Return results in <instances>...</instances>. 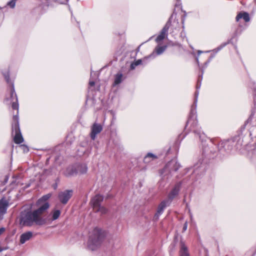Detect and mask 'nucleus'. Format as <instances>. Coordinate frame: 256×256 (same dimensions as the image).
Returning a JSON list of instances; mask_svg holds the SVG:
<instances>
[{"label":"nucleus","instance_id":"29","mask_svg":"<svg viewBox=\"0 0 256 256\" xmlns=\"http://www.w3.org/2000/svg\"><path fill=\"white\" fill-rule=\"evenodd\" d=\"M5 228H0V236L4 232Z\"/></svg>","mask_w":256,"mask_h":256},{"label":"nucleus","instance_id":"30","mask_svg":"<svg viewBox=\"0 0 256 256\" xmlns=\"http://www.w3.org/2000/svg\"><path fill=\"white\" fill-rule=\"evenodd\" d=\"M198 54L200 55V54H202V53H203L204 52L203 51H202V50H198Z\"/></svg>","mask_w":256,"mask_h":256},{"label":"nucleus","instance_id":"17","mask_svg":"<svg viewBox=\"0 0 256 256\" xmlns=\"http://www.w3.org/2000/svg\"><path fill=\"white\" fill-rule=\"evenodd\" d=\"M124 79L122 74L121 72H118L114 76V82L113 84L114 86H116L120 84Z\"/></svg>","mask_w":256,"mask_h":256},{"label":"nucleus","instance_id":"5","mask_svg":"<svg viewBox=\"0 0 256 256\" xmlns=\"http://www.w3.org/2000/svg\"><path fill=\"white\" fill-rule=\"evenodd\" d=\"M12 130L15 133L14 138L16 144H20L23 142L24 139L20 132L18 123V115L13 116V122L12 124Z\"/></svg>","mask_w":256,"mask_h":256},{"label":"nucleus","instance_id":"24","mask_svg":"<svg viewBox=\"0 0 256 256\" xmlns=\"http://www.w3.org/2000/svg\"><path fill=\"white\" fill-rule=\"evenodd\" d=\"M8 176H5L4 180V182H2V184L4 185L6 184L8 182Z\"/></svg>","mask_w":256,"mask_h":256},{"label":"nucleus","instance_id":"15","mask_svg":"<svg viewBox=\"0 0 256 256\" xmlns=\"http://www.w3.org/2000/svg\"><path fill=\"white\" fill-rule=\"evenodd\" d=\"M240 18H243L246 22H248L250 20L249 14L246 12H240L238 14L236 18V21L238 22Z\"/></svg>","mask_w":256,"mask_h":256},{"label":"nucleus","instance_id":"13","mask_svg":"<svg viewBox=\"0 0 256 256\" xmlns=\"http://www.w3.org/2000/svg\"><path fill=\"white\" fill-rule=\"evenodd\" d=\"M33 236L32 232H27L23 233L20 236V242L21 244H24L26 242L29 240Z\"/></svg>","mask_w":256,"mask_h":256},{"label":"nucleus","instance_id":"12","mask_svg":"<svg viewBox=\"0 0 256 256\" xmlns=\"http://www.w3.org/2000/svg\"><path fill=\"white\" fill-rule=\"evenodd\" d=\"M166 48V46H157L155 48V51L152 54L144 58V60H146L148 58H154L156 56V55H160L162 54L165 50Z\"/></svg>","mask_w":256,"mask_h":256},{"label":"nucleus","instance_id":"7","mask_svg":"<svg viewBox=\"0 0 256 256\" xmlns=\"http://www.w3.org/2000/svg\"><path fill=\"white\" fill-rule=\"evenodd\" d=\"M72 194V190H66L60 192L58 194V198L61 202L64 204L67 203L71 198Z\"/></svg>","mask_w":256,"mask_h":256},{"label":"nucleus","instance_id":"10","mask_svg":"<svg viewBox=\"0 0 256 256\" xmlns=\"http://www.w3.org/2000/svg\"><path fill=\"white\" fill-rule=\"evenodd\" d=\"M170 26V23L168 22L162 29L160 34L158 36L156 40L157 42H159L162 40L168 35V32Z\"/></svg>","mask_w":256,"mask_h":256},{"label":"nucleus","instance_id":"14","mask_svg":"<svg viewBox=\"0 0 256 256\" xmlns=\"http://www.w3.org/2000/svg\"><path fill=\"white\" fill-rule=\"evenodd\" d=\"M180 256H189L188 248L182 241L180 243Z\"/></svg>","mask_w":256,"mask_h":256},{"label":"nucleus","instance_id":"33","mask_svg":"<svg viewBox=\"0 0 256 256\" xmlns=\"http://www.w3.org/2000/svg\"><path fill=\"white\" fill-rule=\"evenodd\" d=\"M172 162H170L168 163V164L166 165V168H167V167L169 166H170L171 164H172Z\"/></svg>","mask_w":256,"mask_h":256},{"label":"nucleus","instance_id":"25","mask_svg":"<svg viewBox=\"0 0 256 256\" xmlns=\"http://www.w3.org/2000/svg\"><path fill=\"white\" fill-rule=\"evenodd\" d=\"M20 146L23 148L24 152H27L28 151V148L26 146L22 145Z\"/></svg>","mask_w":256,"mask_h":256},{"label":"nucleus","instance_id":"32","mask_svg":"<svg viewBox=\"0 0 256 256\" xmlns=\"http://www.w3.org/2000/svg\"><path fill=\"white\" fill-rule=\"evenodd\" d=\"M6 248H2L0 246V252H2V251L4 250H6Z\"/></svg>","mask_w":256,"mask_h":256},{"label":"nucleus","instance_id":"1","mask_svg":"<svg viewBox=\"0 0 256 256\" xmlns=\"http://www.w3.org/2000/svg\"><path fill=\"white\" fill-rule=\"evenodd\" d=\"M50 196V194L44 196L36 202V208L22 214L21 222L23 225L30 226L34 224L42 226L46 224V220L44 217V214L50 207L48 200Z\"/></svg>","mask_w":256,"mask_h":256},{"label":"nucleus","instance_id":"18","mask_svg":"<svg viewBox=\"0 0 256 256\" xmlns=\"http://www.w3.org/2000/svg\"><path fill=\"white\" fill-rule=\"evenodd\" d=\"M78 174V172H77V170L76 168L74 166H70L68 167L65 172V174L66 176H74V174Z\"/></svg>","mask_w":256,"mask_h":256},{"label":"nucleus","instance_id":"26","mask_svg":"<svg viewBox=\"0 0 256 256\" xmlns=\"http://www.w3.org/2000/svg\"><path fill=\"white\" fill-rule=\"evenodd\" d=\"M142 60H138L134 62L135 66H138L142 64Z\"/></svg>","mask_w":256,"mask_h":256},{"label":"nucleus","instance_id":"23","mask_svg":"<svg viewBox=\"0 0 256 256\" xmlns=\"http://www.w3.org/2000/svg\"><path fill=\"white\" fill-rule=\"evenodd\" d=\"M92 72H91V78H90V82H89V84L90 85V86H92L94 85L95 84V82H94V80H93L92 79Z\"/></svg>","mask_w":256,"mask_h":256},{"label":"nucleus","instance_id":"3","mask_svg":"<svg viewBox=\"0 0 256 256\" xmlns=\"http://www.w3.org/2000/svg\"><path fill=\"white\" fill-rule=\"evenodd\" d=\"M196 106H192V109L190 112V115L188 118L186 126H190L192 130L196 134L200 140L202 142L206 138V136L204 133H200V130L198 128V120H196Z\"/></svg>","mask_w":256,"mask_h":256},{"label":"nucleus","instance_id":"6","mask_svg":"<svg viewBox=\"0 0 256 256\" xmlns=\"http://www.w3.org/2000/svg\"><path fill=\"white\" fill-rule=\"evenodd\" d=\"M103 200L104 198L102 196L97 194L91 200L94 210L96 212H100L101 214H106L107 212V210L105 208L100 206V202Z\"/></svg>","mask_w":256,"mask_h":256},{"label":"nucleus","instance_id":"8","mask_svg":"<svg viewBox=\"0 0 256 256\" xmlns=\"http://www.w3.org/2000/svg\"><path fill=\"white\" fill-rule=\"evenodd\" d=\"M170 204L169 200H164L160 202L158 205L157 212L154 216L155 220H157L159 218L160 216L162 214L164 208L167 206H168Z\"/></svg>","mask_w":256,"mask_h":256},{"label":"nucleus","instance_id":"28","mask_svg":"<svg viewBox=\"0 0 256 256\" xmlns=\"http://www.w3.org/2000/svg\"><path fill=\"white\" fill-rule=\"evenodd\" d=\"M136 66H135V64H134V62L131 65H130V68H131V70L134 69Z\"/></svg>","mask_w":256,"mask_h":256},{"label":"nucleus","instance_id":"36","mask_svg":"<svg viewBox=\"0 0 256 256\" xmlns=\"http://www.w3.org/2000/svg\"><path fill=\"white\" fill-rule=\"evenodd\" d=\"M67 0V2H68V0Z\"/></svg>","mask_w":256,"mask_h":256},{"label":"nucleus","instance_id":"34","mask_svg":"<svg viewBox=\"0 0 256 256\" xmlns=\"http://www.w3.org/2000/svg\"><path fill=\"white\" fill-rule=\"evenodd\" d=\"M210 60H208V62H206L205 64L206 66L207 64H208L210 62Z\"/></svg>","mask_w":256,"mask_h":256},{"label":"nucleus","instance_id":"20","mask_svg":"<svg viewBox=\"0 0 256 256\" xmlns=\"http://www.w3.org/2000/svg\"><path fill=\"white\" fill-rule=\"evenodd\" d=\"M77 172L80 174H84L87 172L88 167L86 164H82L77 166Z\"/></svg>","mask_w":256,"mask_h":256},{"label":"nucleus","instance_id":"19","mask_svg":"<svg viewBox=\"0 0 256 256\" xmlns=\"http://www.w3.org/2000/svg\"><path fill=\"white\" fill-rule=\"evenodd\" d=\"M156 158L157 156L156 155L152 153H148L144 157V161L145 163H149L150 161L154 160Z\"/></svg>","mask_w":256,"mask_h":256},{"label":"nucleus","instance_id":"27","mask_svg":"<svg viewBox=\"0 0 256 256\" xmlns=\"http://www.w3.org/2000/svg\"><path fill=\"white\" fill-rule=\"evenodd\" d=\"M188 228V222H186L183 226V232H185L187 230Z\"/></svg>","mask_w":256,"mask_h":256},{"label":"nucleus","instance_id":"31","mask_svg":"<svg viewBox=\"0 0 256 256\" xmlns=\"http://www.w3.org/2000/svg\"><path fill=\"white\" fill-rule=\"evenodd\" d=\"M198 94L196 92V100H194V102H195V103H196V102H197V96H198Z\"/></svg>","mask_w":256,"mask_h":256},{"label":"nucleus","instance_id":"2","mask_svg":"<svg viewBox=\"0 0 256 256\" xmlns=\"http://www.w3.org/2000/svg\"><path fill=\"white\" fill-rule=\"evenodd\" d=\"M104 237V232L98 228H94L90 232L86 243L88 249L94 251L100 248Z\"/></svg>","mask_w":256,"mask_h":256},{"label":"nucleus","instance_id":"11","mask_svg":"<svg viewBox=\"0 0 256 256\" xmlns=\"http://www.w3.org/2000/svg\"><path fill=\"white\" fill-rule=\"evenodd\" d=\"M8 206V202L6 199L2 198L0 200V218L6 213Z\"/></svg>","mask_w":256,"mask_h":256},{"label":"nucleus","instance_id":"21","mask_svg":"<svg viewBox=\"0 0 256 256\" xmlns=\"http://www.w3.org/2000/svg\"><path fill=\"white\" fill-rule=\"evenodd\" d=\"M60 214V210H54L52 212V220H54L58 218Z\"/></svg>","mask_w":256,"mask_h":256},{"label":"nucleus","instance_id":"22","mask_svg":"<svg viewBox=\"0 0 256 256\" xmlns=\"http://www.w3.org/2000/svg\"><path fill=\"white\" fill-rule=\"evenodd\" d=\"M16 1V0H11L8 3V5L10 8H14L15 6Z\"/></svg>","mask_w":256,"mask_h":256},{"label":"nucleus","instance_id":"4","mask_svg":"<svg viewBox=\"0 0 256 256\" xmlns=\"http://www.w3.org/2000/svg\"><path fill=\"white\" fill-rule=\"evenodd\" d=\"M4 76L5 78L6 82L8 84H11L10 88V102L12 103V108L13 109L16 110H18V98L14 91V84L13 82H12L10 80L9 72H7L6 73L4 74Z\"/></svg>","mask_w":256,"mask_h":256},{"label":"nucleus","instance_id":"9","mask_svg":"<svg viewBox=\"0 0 256 256\" xmlns=\"http://www.w3.org/2000/svg\"><path fill=\"white\" fill-rule=\"evenodd\" d=\"M102 130V128L101 124L94 123L91 128L90 137L92 139L94 140L96 138V134L100 132Z\"/></svg>","mask_w":256,"mask_h":256},{"label":"nucleus","instance_id":"35","mask_svg":"<svg viewBox=\"0 0 256 256\" xmlns=\"http://www.w3.org/2000/svg\"><path fill=\"white\" fill-rule=\"evenodd\" d=\"M220 48H218V50H217L216 52H217L219 50H220Z\"/></svg>","mask_w":256,"mask_h":256},{"label":"nucleus","instance_id":"16","mask_svg":"<svg viewBox=\"0 0 256 256\" xmlns=\"http://www.w3.org/2000/svg\"><path fill=\"white\" fill-rule=\"evenodd\" d=\"M180 191L179 186H176L168 194V200L169 202H171L172 200L178 194Z\"/></svg>","mask_w":256,"mask_h":256}]
</instances>
